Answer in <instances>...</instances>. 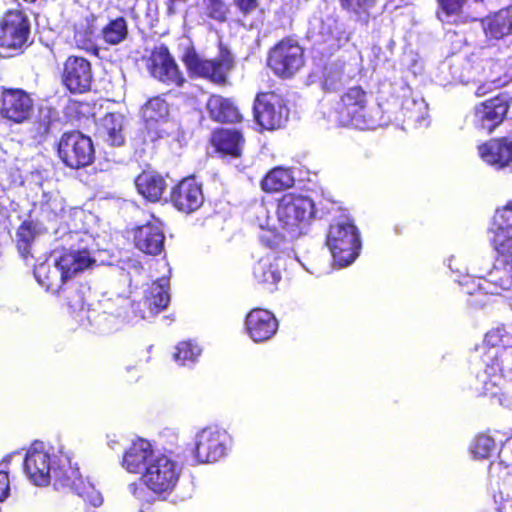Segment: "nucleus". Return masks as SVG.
Segmentation results:
<instances>
[{
  "instance_id": "obj_43",
  "label": "nucleus",
  "mask_w": 512,
  "mask_h": 512,
  "mask_svg": "<svg viewBox=\"0 0 512 512\" xmlns=\"http://www.w3.org/2000/svg\"><path fill=\"white\" fill-rule=\"evenodd\" d=\"M342 6L350 12H353L360 20L367 21L368 11L372 8L376 0H340Z\"/></svg>"
},
{
  "instance_id": "obj_1",
  "label": "nucleus",
  "mask_w": 512,
  "mask_h": 512,
  "mask_svg": "<svg viewBox=\"0 0 512 512\" xmlns=\"http://www.w3.org/2000/svg\"><path fill=\"white\" fill-rule=\"evenodd\" d=\"M510 335L504 327L489 331L485 335L482 346V369L477 372L475 389L484 395L499 397L501 404L512 406V391L502 392L504 385L505 358L503 351L512 350L507 347Z\"/></svg>"
},
{
  "instance_id": "obj_44",
  "label": "nucleus",
  "mask_w": 512,
  "mask_h": 512,
  "mask_svg": "<svg viewBox=\"0 0 512 512\" xmlns=\"http://www.w3.org/2000/svg\"><path fill=\"white\" fill-rule=\"evenodd\" d=\"M204 13L211 19L224 22L228 7L222 0H203Z\"/></svg>"
},
{
  "instance_id": "obj_52",
  "label": "nucleus",
  "mask_w": 512,
  "mask_h": 512,
  "mask_svg": "<svg viewBox=\"0 0 512 512\" xmlns=\"http://www.w3.org/2000/svg\"><path fill=\"white\" fill-rule=\"evenodd\" d=\"M41 208L43 212H48V219L54 217L57 213V210H62V206L57 199H49L48 201L42 204Z\"/></svg>"
},
{
  "instance_id": "obj_31",
  "label": "nucleus",
  "mask_w": 512,
  "mask_h": 512,
  "mask_svg": "<svg viewBox=\"0 0 512 512\" xmlns=\"http://www.w3.org/2000/svg\"><path fill=\"white\" fill-rule=\"evenodd\" d=\"M34 276L41 286L53 293L58 292L65 283L60 266L57 265L56 257L54 258L53 265L48 262L37 265L34 269Z\"/></svg>"
},
{
  "instance_id": "obj_64",
  "label": "nucleus",
  "mask_w": 512,
  "mask_h": 512,
  "mask_svg": "<svg viewBox=\"0 0 512 512\" xmlns=\"http://www.w3.org/2000/svg\"><path fill=\"white\" fill-rule=\"evenodd\" d=\"M3 500H0V502H2Z\"/></svg>"
},
{
  "instance_id": "obj_35",
  "label": "nucleus",
  "mask_w": 512,
  "mask_h": 512,
  "mask_svg": "<svg viewBox=\"0 0 512 512\" xmlns=\"http://www.w3.org/2000/svg\"><path fill=\"white\" fill-rule=\"evenodd\" d=\"M43 232V227L33 221H24L16 232L17 247L23 257L30 253L35 238Z\"/></svg>"
},
{
  "instance_id": "obj_22",
  "label": "nucleus",
  "mask_w": 512,
  "mask_h": 512,
  "mask_svg": "<svg viewBox=\"0 0 512 512\" xmlns=\"http://www.w3.org/2000/svg\"><path fill=\"white\" fill-rule=\"evenodd\" d=\"M51 482L55 489H70L76 492L84 480L80 476L78 467L72 465L70 457L59 451Z\"/></svg>"
},
{
  "instance_id": "obj_30",
  "label": "nucleus",
  "mask_w": 512,
  "mask_h": 512,
  "mask_svg": "<svg viewBox=\"0 0 512 512\" xmlns=\"http://www.w3.org/2000/svg\"><path fill=\"white\" fill-rule=\"evenodd\" d=\"M212 142L217 150L233 158L241 156L243 147L242 135L236 130L221 129L213 134Z\"/></svg>"
},
{
  "instance_id": "obj_15",
  "label": "nucleus",
  "mask_w": 512,
  "mask_h": 512,
  "mask_svg": "<svg viewBox=\"0 0 512 512\" xmlns=\"http://www.w3.org/2000/svg\"><path fill=\"white\" fill-rule=\"evenodd\" d=\"M33 111V100L24 90L5 89L1 93L0 114L4 119L21 124L30 119Z\"/></svg>"
},
{
  "instance_id": "obj_61",
  "label": "nucleus",
  "mask_w": 512,
  "mask_h": 512,
  "mask_svg": "<svg viewBox=\"0 0 512 512\" xmlns=\"http://www.w3.org/2000/svg\"><path fill=\"white\" fill-rule=\"evenodd\" d=\"M132 368H133V367H131V366H127V367H126V370H127L128 372H130V371L132 370Z\"/></svg>"
},
{
  "instance_id": "obj_50",
  "label": "nucleus",
  "mask_w": 512,
  "mask_h": 512,
  "mask_svg": "<svg viewBox=\"0 0 512 512\" xmlns=\"http://www.w3.org/2000/svg\"><path fill=\"white\" fill-rule=\"evenodd\" d=\"M335 24V18L327 17L319 21L318 27L313 26V33H317L322 41H329L331 39L332 26Z\"/></svg>"
},
{
  "instance_id": "obj_3",
  "label": "nucleus",
  "mask_w": 512,
  "mask_h": 512,
  "mask_svg": "<svg viewBox=\"0 0 512 512\" xmlns=\"http://www.w3.org/2000/svg\"><path fill=\"white\" fill-rule=\"evenodd\" d=\"M276 215L279 227L293 238L314 215V203L303 195L285 194L278 201Z\"/></svg>"
},
{
  "instance_id": "obj_6",
  "label": "nucleus",
  "mask_w": 512,
  "mask_h": 512,
  "mask_svg": "<svg viewBox=\"0 0 512 512\" xmlns=\"http://www.w3.org/2000/svg\"><path fill=\"white\" fill-rule=\"evenodd\" d=\"M57 455L53 448H47L43 442H35L28 449L24 459V471L36 486L51 483Z\"/></svg>"
},
{
  "instance_id": "obj_13",
  "label": "nucleus",
  "mask_w": 512,
  "mask_h": 512,
  "mask_svg": "<svg viewBox=\"0 0 512 512\" xmlns=\"http://www.w3.org/2000/svg\"><path fill=\"white\" fill-rule=\"evenodd\" d=\"M255 118L265 129L281 127L288 118V109L282 98L275 93H263L257 96L254 104Z\"/></svg>"
},
{
  "instance_id": "obj_29",
  "label": "nucleus",
  "mask_w": 512,
  "mask_h": 512,
  "mask_svg": "<svg viewBox=\"0 0 512 512\" xmlns=\"http://www.w3.org/2000/svg\"><path fill=\"white\" fill-rule=\"evenodd\" d=\"M137 191L151 202L158 201L166 189V182L162 176L154 172H143L136 180Z\"/></svg>"
},
{
  "instance_id": "obj_59",
  "label": "nucleus",
  "mask_w": 512,
  "mask_h": 512,
  "mask_svg": "<svg viewBox=\"0 0 512 512\" xmlns=\"http://www.w3.org/2000/svg\"><path fill=\"white\" fill-rule=\"evenodd\" d=\"M470 280H472V278L470 276H466L464 277V280H459V283L461 285L468 286Z\"/></svg>"
},
{
  "instance_id": "obj_55",
  "label": "nucleus",
  "mask_w": 512,
  "mask_h": 512,
  "mask_svg": "<svg viewBox=\"0 0 512 512\" xmlns=\"http://www.w3.org/2000/svg\"><path fill=\"white\" fill-rule=\"evenodd\" d=\"M128 489L136 498L143 499L145 490L141 484L131 483Z\"/></svg>"
},
{
  "instance_id": "obj_38",
  "label": "nucleus",
  "mask_w": 512,
  "mask_h": 512,
  "mask_svg": "<svg viewBox=\"0 0 512 512\" xmlns=\"http://www.w3.org/2000/svg\"><path fill=\"white\" fill-rule=\"evenodd\" d=\"M127 35V22L123 17L111 20L102 30L104 41L110 45L121 43L126 39Z\"/></svg>"
},
{
  "instance_id": "obj_34",
  "label": "nucleus",
  "mask_w": 512,
  "mask_h": 512,
  "mask_svg": "<svg viewBox=\"0 0 512 512\" xmlns=\"http://www.w3.org/2000/svg\"><path fill=\"white\" fill-rule=\"evenodd\" d=\"M294 177L289 169L276 167L266 174L261 187L266 192H277L292 187Z\"/></svg>"
},
{
  "instance_id": "obj_48",
  "label": "nucleus",
  "mask_w": 512,
  "mask_h": 512,
  "mask_svg": "<svg viewBox=\"0 0 512 512\" xmlns=\"http://www.w3.org/2000/svg\"><path fill=\"white\" fill-rule=\"evenodd\" d=\"M12 455H7L0 462V500H5L9 495L10 482L8 476V466Z\"/></svg>"
},
{
  "instance_id": "obj_60",
  "label": "nucleus",
  "mask_w": 512,
  "mask_h": 512,
  "mask_svg": "<svg viewBox=\"0 0 512 512\" xmlns=\"http://www.w3.org/2000/svg\"><path fill=\"white\" fill-rule=\"evenodd\" d=\"M474 291H475V290H474V288H471V289H470L469 287H467L466 292H467L468 294H473V293H474Z\"/></svg>"
},
{
  "instance_id": "obj_46",
  "label": "nucleus",
  "mask_w": 512,
  "mask_h": 512,
  "mask_svg": "<svg viewBox=\"0 0 512 512\" xmlns=\"http://www.w3.org/2000/svg\"><path fill=\"white\" fill-rule=\"evenodd\" d=\"M254 223L261 229L275 230L277 229L275 223L270 218L268 208L263 204L259 203L253 206Z\"/></svg>"
},
{
  "instance_id": "obj_2",
  "label": "nucleus",
  "mask_w": 512,
  "mask_h": 512,
  "mask_svg": "<svg viewBox=\"0 0 512 512\" xmlns=\"http://www.w3.org/2000/svg\"><path fill=\"white\" fill-rule=\"evenodd\" d=\"M333 261L339 267H346L358 256L361 247L355 225L347 217L338 219L330 225L327 235Z\"/></svg>"
},
{
  "instance_id": "obj_17",
  "label": "nucleus",
  "mask_w": 512,
  "mask_h": 512,
  "mask_svg": "<svg viewBox=\"0 0 512 512\" xmlns=\"http://www.w3.org/2000/svg\"><path fill=\"white\" fill-rule=\"evenodd\" d=\"M148 69L154 78L167 85L180 86L184 82L167 48L160 47L153 50L148 61Z\"/></svg>"
},
{
  "instance_id": "obj_54",
  "label": "nucleus",
  "mask_w": 512,
  "mask_h": 512,
  "mask_svg": "<svg viewBox=\"0 0 512 512\" xmlns=\"http://www.w3.org/2000/svg\"><path fill=\"white\" fill-rule=\"evenodd\" d=\"M503 356L505 358L504 378L506 377L512 383V350L503 351Z\"/></svg>"
},
{
  "instance_id": "obj_9",
  "label": "nucleus",
  "mask_w": 512,
  "mask_h": 512,
  "mask_svg": "<svg viewBox=\"0 0 512 512\" xmlns=\"http://www.w3.org/2000/svg\"><path fill=\"white\" fill-rule=\"evenodd\" d=\"M304 65L302 47L293 39L280 41L271 51L268 66L283 78L293 76Z\"/></svg>"
},
{
  "instance_id": "obj_56",
  "label": "nucleus",
  "mask_w": 512,
  "mask_h": 512,
  "mask_svg": "<svg viewBox=\"0 0 512 512\" xmlns=\"http://www.w3.org/2000/svg\"><path fill=\"white\" fill-rule=\"evenodd\" d=\"M168 1H169V4H168V12H169V14H174L175 13V10H174V5L175 4L186 2V0H168Z\"/></svg>"
},
{
  "instance_id": "obj_26",
  "label": "nucleus",
  "mask_w": 512,
  "mask_h": 512,
  "mask_svg": "<svg viewBox=\"0 0 512 512\" xmlns=\"http://www.w3.org/2000/svg\"><path fill=\"white\" fill-rule=\"evenodd\" d=\"M65 282L95 263L87 250H69L56 257Z\"/></svg>"
},
{
  "instance_id": "obj_42",
  "label": "nucleus",
  "mask_w": 512,
  "mask_h": 512,
  "mask_svg": "<svg viewBox=\"0 0 512 512\" xmlns=\"http://www.w3.org/2000/svg\"><path fill=\"white\" fill-rule=\"evenodd\" d=\"M487 64L489 66V72L485 74V83L477 87L475 91L477 96H484L492 89V86L498 87L505 83V81L501 80V66L492 61H489Z\"/></svg>"
},
{
  "instance_id": "obj_51",
  "label": "nucleus",
  "mask_w": 512,
  "mask_h": 512,
  "mask_svg": "<svg viewBox=\"0 0 512 512\" xmlns=\"http://www.w3.org/2000/svg\"><path fill=\"white\" fill-rule=\"evenodd\" d=\"M331 39L339 43L348 40V34L345 31L343 23H340L337 19H335V24L332 26Z\"/></svg>"
},
{
  "instance_id": "obj_4",
  "label": "nucleus",
  "mask_w": 512,
  "mask_h": 512,
  "mask_svg": "<svg viewBox=\"0 0 512 512\" xmlns=\"http://www.w3.org/2000/svg\"><path fill=\"white\" fill-rule=\"evenodd\" d=\"M338 121L343 126L364 130L372 129L375 121L368 112L366 93L360 87L350 88L336 108Z\"/></svg>"
},
{
  "instance_id": "obj_24",
  "label": "nucleus",
  "mask_w": 512,
  "mask_h": 512,
  "mask_svg": "<svg viewBox=\"0 0 512 512\" xmlns=\"http://www.w3.org/2000/svg\"><path fill=\"white\" fill-rule=\"evenodd\" d=\"M478 150L483 161L497 168L512 162V141L507 138L491 140L479 146Z\"/></svg>"
},
{
  "instance_id": "obj_16",
  "label": "nucleus",
  "mask_w": 512,
  "mask_h": 512,
  "mask_svg": "<svg viewBox=\"0 0 512 512\" xmlns=\"http://www.w3.org/2000/svg\"><path fill=\"white\" fill-rule=\"evenodd\" d=\"M62 82L72 93L88 91L92 84L90 62L83 57H68L63 65Z\"/></svg>"
},
{
  "instance_id": "obj_12",
  "label": "nucleus",
  "mask_w": 512,
  "mask_h": 512,
  "mask_svg": "<svg viewBox=\"0 0 512 512\" xmlns=\"http://www.w3.org/2000/svg\"><path fill=\"white\" fill-rule=\"evenodd\" d=\"M491 232L499 257L506 264L512 265V201L496 209Z\"/></svg>"
},
{
  "instance_id": "obj_37",
  "label": "nucleus",
  "mask_w": 512,
  "mask_h": 512,
  "mask_svg": "<svg viewBox=\"0 0 512 512\" xmlns=\"http://www.w3.org/2000/svg\"><path fill=\"white\" fill-rule=\"evenodd\" d=\"M403 109L409 121L420 127L428 125V106L424 99H407L403 104Z\"/></svg>"
},
{
  "instance_id": "obj_62",
  "label": "nucleus",
  "mask_w": 512,
  "mask_h": 512,
  "mask_svg": "<svg viewBox=\"0 0 512 512\" xmlns=\"http://www.w3.org/2000/svg\"><path fill=\"white\" fill-rule=\"evenodd\" d=\"M451 261H452V260L450 259V260H449V262H451ZM449 268L453 269V267H452V264H451V263H449Z\"/></svg>"
},
{
  "instance_id": "obj_21",
  "label": "nucleus",
  "mask_w": 512,
  "mask_h": 512,
  "mask_svg": "<svg viewBox=\"0 0 512 512\" xmlns=\"http://www.w3.org/2000/svg\"><path fill=\"white\" fill-rule=\"evenodd\" d=\"M164 239L161 222L158 220L148 222L134 230V245L145 254H159L163 249Z\"/></svg>"
},
{
  "instance_id": "obj_45",
  "label": "nucleus",
  "mask_w": 512,
  "mask_h": 512,
  "mask_svg": "<svg viewBox=\"0 0 512 512\" xmlns=\"http://www.w3.org/2000/svg\"><path fill=\"white\" fill-rule=\"evenodd\" d=\"M438 18L442 22H449V18L459 13L465 0H438Z\"/></svg>"
},
{
  "instance_id": "obj_47",
  "label": "nucleus",
  "mask_w": 512,
  "mask_h": 512,
  "mask_svg": "<svg viewBox=\"0 0 512 512\" xmlns=\"http://www.w3.org/2000/svg\"><path fill=\"white\" fill-rule=\"evenodd\" d=\"M76 493L84 498L86 501L91 503L94 507H98L102 504L103 498L99 491L95 489V487L90 482H83L81 487L76 491Z\"/></svg>"
},
{
  "instance_id": "obj_7",
  "label": "nucleus",
  "mask_w": 512,
  "mask_h": 512,
  "mask_svg": "<svg viewBox=\"0 0 512 512\" xmlns=\"http://www.w3.org/2000/svg\"><path fill=\"white\" fill-rule=\"evenodd\" d=\"M58 154L63 163L79 169L90 165L94 160L92 140L78 131L64 133L58 143Z\"/></svg>"
},
{
  "instance_id": "obj_10",
  "label": "nucleus",
  "mask_w": 512,
  "mask_h": 512,
  "mask_svg": "<svg viewBox=\"0 0 512 512\" xmlns=\"http://www.w3.org/2000/svg\"><path fill=\"white\" fill-rule=\"evenodd\" d=\"M183 60L191 73L214 83H224L233 67L232 56L227 51H221L214 59H204L195 52H188Z\"/></svg>"
},
{
  "instance_id": "obj_27",
  "label": "nucleus",
  "mask_w": 512,
  "mask_h": 512,
  "mask_svg": "<svg viewBox=\"0 0 512 512\" xmlns=\"http://www.w3.org/2000/svg\"><path fill=\"white\" fill-rule=\"evenodd\" d=\"M124 125L125 117L121 113H108L100 123V133L104 140L111 146H121L124 144Z\"/></svg>"
},
{
  "instance_id": "obj_5",
  "label": "nucleus",
  "mask_w": 512,
  "mask_h": 512,
  "mask_svg": "<svg viewBox=\"0 0 512 512\" xmlns=\"http://www.w3.org/2000/svg\"><path fill=\"white\" fill-rule=\"evenodd\" d=\"M180 474L181 466L176 460L171 456L157 453L147 465L143 480L154 493L162 494L175 488Z\"/></svg>"
},
{
  "instance_id": "obj_11",
  "label": "nucleus",
  "mask_w": 512,
  "mask_h": 512,
  "mask_svg": "<svg viewBox=\"0 0 512 512\" xmlns=\"http://www.w3.org/2000/svg\"><path fill=\"white\" fill-rule=\"evenodd\" d=\"M230 436L217 427H206L195 436L194 457L199 463H214L226 455Z\"/></svg>"
},
{
  "instance_id": "obj_53",
  "label": "nucleus",
  "mask_w": 512,
  "mask_h": 512,
  "mask_svg": "<svg viewBox=\"0 0 512 512\" xmlns=\"http://www.w3.org/2000/svg\"><path fill=\"white\" fill-rule=\"evenodd\" d=\"M234 2L244 14H249L257 7V0H234Z\"/></svg>"
},
{
  "instance_id": "obj_57",
  "label": "nucleus",
  "mask_w": 512,
  "mask_h": 512,
  "mask_svg": "<svg viewBox=\"0 0 512 512\" xmlns=\"http://www.w3.org/2000/svg\"><path fill=\"white\" fill-rule=\"evenodd\" d=\"M108 445L112 450H115L116 446H119V441L116 439H110Z\"/></svg>"
},
{
  "instance_id": "obj_20",
  "label": "nucleus",
  "mask_w": 512,
  "mask_h": 512,
  "mask_svg": "<svg viewBox=\"0 0 512 512\" xmlns=\"http://www.w3.org/2000/svg\"><path fill=\"white\" fill-rule=\"evenodd\" d=\"M171 201L179 211L192 213L201 207L204 197L202 189L195 179L186 178L173 188Z\"/></svg>"
},
{
  "instance_id": "obj_58",
  "label": "nucleus",
  "mask_w": 512,
  "mask_h": 512,
  "mask_svg": "<svg viewBox=\"0 0 512 512\" xmlns=\"http://www.w3.org/2000/svg\"><path fill=\"white\" fill-rule=\"evenodd\" d=\"M77 298L79 299V303H76V304H70V307L73 308L74 310L78 309V308H82V301H81V297L80 295H77Z\"/></svg>"
},
{
  "instance_id": "obj_25",
  "label": "nucleus",
  "mask_w": 512,
  "mask_h": 512,
  "mask_svg": "<svg viewBox=\"0 0 512 512\" xmlns=\"http://www.w3.org/2000/svg\"><path fill=\"white\" fill-rule=\"evenodd\" d=\"M478 290L498 295L512 290V266L495 267L487 276L479 275Z\"/></svg>"
},
{
  "instance_id": "obj_40",
  "label": "nucleus",
  "mask_w": 512,
  "mask_h": 512,
  "mask_svg": "<svg viewBox=\"0 0 512 512\" xmlns=\"http://www.w3.org/2000/svg\"><path fill=\"white\" fill-rule=\"evenodd\" d=\"M494 450L495 440L487 434L476 436L470 445V452L477 459L489 458Z\"/></svg>"
},
{
  "instance_id": "obj_36",
  "label": "nucleus",
  "mask_w": 512,
  "mask_h": 512,
  "mask_svg": "<svg viewBox=\"0 0 512 512\" xmlns=\"http://www.w3.org/2000/svg\"><path fill=\"white\" fill-rule=\"evenodd\" d=\"M168 286L169 281L166 278H161L151 285L146 296V302L151 310L156 309V312H159L167 307L170 302Z\"/></svg>"
},
{
  "instance_id": "obj_14",
  "label": "nucleus",
  "mask_w": 512,
  "mask_h": 512,
  "mask_svg": "<svg viewBox=\"0 0 512 512\" xmlns=\"http://www.w3.org/2000/svg\"><path fill=\"white\" fill-rule=\"evenodd\" d=\"M510 106V97L501 94L487 100L474 109L473 124L486 133H491L504 120Z\"/></svg>"
},
{
  "instance_id": "obj_41",
  "label": "nucleus",
  "mask_w": 512,
  "mask_h": 512,
  "mask_svg": "<svg viewBox=\"0 0 512 512\" xmlns=\"http://www.w3.org/2000/svg\"><path fill=\"white\" fill-rule=\"evenodd\" d=\"M201 354V349L197 344L190 341H184L178 344L173 357L180 365L193 364Z\"/></svg>"
},
{
  "instance_id": "obj_28",
  "label": "nucleus",
  "mask_w": 512,
  "mask_h": 512,
  "mask_svg": "<svg viewBox=\"0 0 512 512\" xmlns=\"http://www.w3.org/2000/svg\"><path fill=\"white\" fill-rule=\"evenodd\" d=\"M254 278L270 290L281 280V271L274 254L270 253L262 257L253 268Z\"/></svg>"
},
{
  "instance_id": "obj_23",
  "label": "nucleus",
  "mask_w": 512,
  "mask_h": 512,
  "mask_svg": "<svg viewBox=\"0 0 512 512\" xmlns=\"http://www.w3.org/2000/svg\"><path fill=\"white\" fill-rule=\"evenodd\" d=\"M156 455L152 450L150 442L139 439L126 450L122 466L130 473H145L151 458H154Z\"/></svg>"
},
{
  "instance_id": "obj_8",
  "label": "nucleus",
  "mask_w": 512,
  "mask_h": 512,
  "mask_svg": "<svg viewBox=\"0 0 512 512\" xmlns=\"http://www.w3.org/2000/svg\"><path fill=\"white\" fill-rule=\"evenodd\" d=\"M30 21L20 10H10L0 20V47L7 52H20L28 45Z\"/></svg>"
},
{
  "instance_id": "obj_19",
  "label": "nucleus",
  "mask_w": 512,
  "mask_h": 512,
  "mask_svg": "<svg viewBox=\"0 0 512 512\" xmlns=\"http://www.w3.org/2000/svg\"><path fill=\"white\" fill-rule=\"evenodd\" d=\"M278 329L275 316L265 309L251 310L245 319V330L254 342H264L271 339Z\"/></svg>"
},
{
  "instance_id": "obj_49",
  "label": "nucleus",
  "mask_w": 512,
  "mask_h": 512,
  "mask_svg": "<svg viewBox=\"0 0 512 512\" xmlns=\"http://www.w3.org/2000/svg\"><path fill=\"white\" fill-rule=\"evenodd\" d=\"M57 119V112L50 107H43L39 110V133H47L50 125Z\"/></svg>"
},
{
  "instance_id": "obj_63",
  "label": "nucleus",
  "mask_w": 512,
  "mask_h": 512,
  "mask_svg": "<svg viewBox=\"0 0 512 512\" xmlns=\"http://www.w3.org/2000/svg\"><path fill=\"white\" fill-rule=\"evenodd\" d=\"M512 291V289H511ZM510 301H511V306H512V295L509 297Z\"/></svg>"
},
{
  "instance_id": "obj_32",
  "label": "nucleus",
  "mask_w": 512,
  "mask_h": 512,
  "mask_svg": "<svg viewBox=\"0 0 512 512\" xmlns=\"http://www.w3.org/2000/svg\"><path fill=\"white\" fill-rule=\"evenodd\" d=\"M210 117L217 122H236L240 119L238 109L226 98L212 95L207 102Z\"/></svg>"
},
{
  "instance_id": "obj_33",
  "label": "nucleus",
  "mask_w": 512,
  "mask_h": 512,
  "mask_svg": "<svg viewBox=\"0 0 512 512\" xmlns=\"http://www.w3.org/2000/svg\"><path fill=\"white\" fill-rule=\"evenodd\" d=\"M487 36L500 39L512 32V9L501 10L483 22Z\"/></svg>"
},
{
  "instance_id": "obj_18",
  "label": "nucleus",
  "mask_w": 512,
  "mask_h": 512,
  "mask_svg": "<svg viewBox=\"0 0 512 512\" xmlns=\"http://www.w3.org/2000/svg\"><path fill=\"white\" fill-rule=\"evenodd\" d=\"M168 114V104L161 97H153L142 106L141 117L145 124L147 138L150 141L162 138L166 133L162 125L166 123Z\"/></svg>"
},
{
  "instance_id": "obj_39",
  "label": "nucleus",
  "mask_w": 512,
  "mask_h": 512,
  "mask_svg": "<svg viewBox=\"0 0 512 512\" xmlns=\"http://www.w3.org/2000/svg\"><path fill=\"white\" fill-rule=\"evenodd\" d=\"M346 77L342 66L337 63H330L323 71L322 86L326 91H337L345 82Z\"/></svg>"
}]
</instances>
